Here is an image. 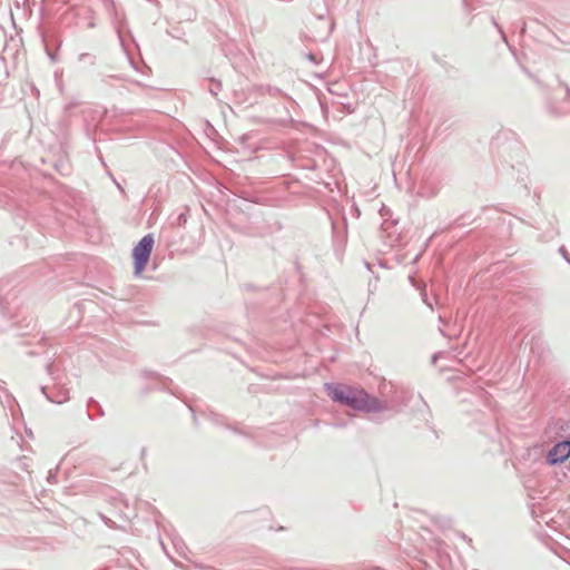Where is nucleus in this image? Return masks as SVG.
<instances>
[{
  "label": "nucleus",
  "mask_w": 570,
  "mask_h": 570,
  "mask_svg": "<svg viewBox=\"0 0 570 570\" xmlns=\"http://www.w3.org/2000/svg\"><path fill=\"white\" fill-rule=\"evenodd\" d=\"M328 396L354 410L375 412L382 409L379 400L371 397L364 390L347 385H327Z\"/></svg>",
  "instance_id": "1"
},
{
  "label": "nucleus",
  "mask_w": 570,
  "mask_h": 570,
  "mask_svg": "<svg viewBox=\"0 0 570 570\" xmlns=\"http://www.w3.org/2000/svg\"><path fill=\"white\" fill-rule=\"evenodd\" d=\"M154 237L148 234L141 238V240L132 249V258H134V268L135 274L140 275L145 268L147 263L149 262L150 254L154 248Z\"/></svg>",
  "instance_id": "2"
},
{
  "label": "nucleus",
  "mask_w": 570,
  "mask_h": 570,
  "mask_svg": "<svg viewBox=\"0 0 570 570\" xmlns=\"http://www.w3.org/2000/svg\"><path fill=\"white\" fill-rule=\"evenodd\" d=\"M570 456V441L557 443L548 453L547 460L550 464L564 462Z\"/></svg>",
  "instance_id": "3"
}]
</instances>
